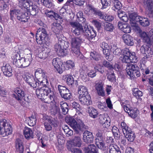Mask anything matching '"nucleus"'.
Wrapping results in <instances>:
<instances>
[{
  "instance_id": "1",
  "label": "nucleus",
  "mask_w": 153,
  "mask_h": 153,
  "mask_svg": "<svg viewBox=\"0 0 153 153\" xmlns=\"http://www.w3.org/2000/svg\"><path fill=\"white\" fill-rule=\"evenodd\" d=\"M66 122L76 131L79 133V131H83L87 129V126L85 125L82 120L78 118L77 121L72 117L67 116L65 117Z\"/></svg>"
},
{
  "instance_id": "2",
  "label": "nucleus",
  "mask_w": 153,
  "mask_h": 153,
  "mask_svg": "<svg viewBox=\"0 0 153 153\" xmlns=\"http://www.w3.org/2000/svg\"><path fill=\"white\" fill-rule=\"evenodd\" d=\"M10 19L12 20L15 19L16 18L20 22H26L28 21L30 17L27 12H23L19 9H11L10 11Z\"/></svg>"
},
{
  "instance_id": "3",
  "label": "nucleus",
  "mask_w": 153,
  "mask_h": 153,
  "mask_svg": "<svg viewBox=\"0 0 153 153\" xmlns=\"http://www.w3.org/2000/svg\"><path fill=\"white\" fill-rule=\"evenodd\" d=\"M36 37L38 43L49 45L50 42L48 38V33L45 29L43 27H41L38 29Z\"/></svg>"
},
{
  "instance_id": "4",
  "label": "nucleus",
  "mask_w": 153,
  "mask_h": 153,
  "mask_svg": "<svg viewBox=\"0 0 153 153\" xmlns=\"http://www.w3.org/2000/svg\"><path fill=\"white\" fill-rule=\"evenodd\" d=\"M83 42V39L81 36L75 37L71 39L70 41L71 51L77 56L80 54V48Z\"/></svg>"
},
{
  "instance_id": "5",
  "label": "nucleus",
  "mask_w": 153,
  "mask_h": 153,
  "mask_svg": "<svg viewBox=\"0 0 153 153\" xmlns=\"http://www.w3.org/2000/svg\"><path fill=\"white\" fill-rule=\"evenodd\" d=\"M129 16L130 21L133 23L138 22L143 27H146L149 25L150 22L147 18L139 16L135 13H131Z\"/></svg>"
},
{
  "instance_id": "6",
  "label": "nucleus",
  "mask_w": 153,
  "mask_h": 153,
  "mask_svg": "<svg viewBox=\"0 0 153 153\" xmlns=\"http://www.w3.org/2000/svg\"><path fill=\"white\" fill-rule=\"evenodd\" d=\"M12 131L11 126L5 119L0 120V132L3 137L10 134Z\"/></svg>"
},
{
  "instance_id": "7",
  "label": "nucleus",
  "mask_w": 153,
  "mask_h": 153,
  "mask_svg": "<svg viewBox=\"0 0 153 153\" xmlns=\"http://www.w3.org/2000/svg\"><path fill=\"white\" fill-rule=\"evenodd\" d=\"M126 69L127 76L131 79L139 77L140 76V68L136 65L131 64Z\"/></svg>"
},
{
  "instance_id": "8",
  "label": "nucleus",
  "mask_w": 153,
  "mask_h": 153,
  "mask_svg": "<svg viewBox=\"0 0 153 153\" xmlns=\"http://www.w3.org/2000/svg\"><path fill=\"white\" fill-rule=\"evenodd\" d=\"M69 24L73 28L71 32L73 35L75 36H80L81 33H83L84 30L82 25L76 22H69Z\"/></svg>"
},
{
  "instance_id": "9",
  "label": "nucleus",
  "mask_w": 153,
  "mask_h": 153,
  "mask_svg": "<svg viewBox=\"0 0 153 153\" xmlns=\"http://www.w3.org/2000/svg\"><path fill=\"white\" fill-rule=\"evenodd\" d=\"M58 90L61 97L65 100H71L72 99V96L69 90L65 86L58 85Z\"/></svg>"
},
{
  "instance_id": "10",
  "label": "nucleus",
  "mask_w": 153,
  "mask_h": 153,
  "mask_svg": "<svg viewBox=\"0 0 153 153\" xmlns=\"http://www.w3.org/2000/svg\"><path fill=\"white\" fill-rule=\"evenodd\" d=\"M24 79L26 82L30 87L36 88L39 87V82L36 80L33 76L27 72L25 73Z\"/></svg>"
},
{
  "instance_id": "11",
  "label": "nucleus",
  "mask_w": 153,
  "mask_h": 153,
  "mask_svg": "<svg viewBox=\"0 0 153 153\" xmlns=\"http://www.w3.org/2000/svg\"><path fill=\"white\" fill-rule=\"evenodd\" d=\"M141 38L145 42L149 45H153V29L149 32L148 35L144 31L140 33Z\"/></svg>"
},
{
  "instance_id": "12",
  "label": "nucleus",
  "mask_w": 153,
  "mask_h": 153,
  "mask_svg": "<svg viewBox=\"0 0 153 153\" xmlns=\"http://www.w3.org/2000/svg\"><path fill=\"white\" fill-rule=\"evenodd\" d=\"M36 92L39 98L40 99H44L45 96L51 94V88L45 86L37 88L36 90Z\"/></svg>"
},
{
  "instance_id": "13",
  "label": "nucleus",
  "mask_w": 153,
  "mask_h": 153,
  "mask_svg": "<svg viewBox=\"0 0 153 153\" xmlns=\"http://www.w3.org/2000/svg\"><path fill=\"white\" fill-rule=\"evenodd\" d=\"M52 65L56 68L57 71L59 74H62L65 70L64 65L61 59L58 58L53 59Z\"/></svg>"
},
{
  "instance_id": "14",
  "label": "nucleus",
  "mask_w": 153,
  "mask_h": 153,
  "mask_svg": "<svg viewBox=\"0 0 153 153\" xmlns=\"http://www.w3.org/2000/svg\"><path fill=\"white\" fill-rule=\"evenodd\" d=\"M123 108L124 111L131 118H135L137 116V108L130 107L128 105H124Z\"/></svg>"
},
{
  "instance_id": "15",
  "label": "nucleus",
  "mask_w": 153,
  "mask_h": 153,
  "mask_svg": "<svg viewBox=\"0 0 153 153\" xmlns=\"http://www.w3.org/2000/svg\"><path fill=\"white\" fill-rule=\"evenodd\" d=\"M15 93L13 94L12 96L17 101L21 100L25 97V92L23 89L19 88H17L14 90Z\"/></svg>"
},
{
  "instance_id": "16",
  "label": "nucleus",
  "mask_w": 153,
  "mask_h": 153,
  "mask_svg": "<svg viewBox=\"0 0 153 153\" xmlns=\"http://www.w3.org/2000/svg\"><path fill=\"white\" fill-rule=\"evenodd\" d=\"M83 33L84 35L89 40L92 39L96 35V31L92 29L89 28L88 26L84 27Z\"/></svg>"
},
{
  "instance_id": "17",
  "label": "nucleus",
  "mask_w": 153,
  "mask_h": 153,
  "mask_svg": "<svg viewBox=\"0 0 153 153\" xmlns=\"http://www.w3.org/2000/svg\"><path fill=\"white\" fill-rule=\"evenodd\" d=\"M130 54L129 50L127 48H125L123 50L122 55L120 56L119 59L123 62L130 63L131 61L129 59V55Z\"/></svg>"
},
{
  "instance_id": "18",
  "label": "nucleus",
  "mask_w": 153,
  "mask_h": 153,
  "mask_svg": "<svg viewBox=\"0 0 153 153\" xmlns=\"http://www.w3.org/2000/svg\"><path fill=\"white\" fill-rule=\"evenodd\" d=\"M94 137L92 133L88 131H85L83 134V141L87 143H93Z\"/></svg>"
},
{
  "instance_id": "19",
  "label": "nucleus",
  "mask_w": 153,
  "mask_h": 153,
  "mask_svg": "<svg viewBox=\"0 0 153 153\" xmlns=\"http://www.w3.org/2000/svg\"><path fill=\"white\" fill-rule=\"evenodd\" d=\"M22 58L20 57V54L19 53H15L12 57L13 63L14 65L18 67L22 68Z\"/></svg>"
},
{
  "instance_id": "20",
  "label": "nucleus",
  "mask_w": 153,
  "mask_h": 153,
  "mask_svg": "<svg viewBox=\"0 0 153 153\" xmlns=\"http://www.w3.org/2000/svg\"><path fill=\"white\" fill-rule=\"evenodd\" d=\"M1 69L4 75L6 76L10 77L13 75L12 69L9 64H4Z\"/></svg>"
},
{
  "instance_id": "21",
  "label": "nucleus",
  "mask_w": 153,
  "mask_h": 153,
  "mask_svg": "<svg viewBox=\"0 0 153 153\" xmlns=\"http://www.w3.org/2000/svg\"><path fill=\"white\" fill-rule=\"evenodd\" d=\"M140 51L143 54L149 58L152 57L153 54V51L151 48L146 45H144L140 48Z\"/></svg>"
},
{
  "instance_id": "22",
  "label": "nucleus",
  "mask_w": 153,
  "mask_h": 153,
  "mask_svg": "<svg viewBox=\"0 0 153 153\" xmlns=\"http://www.w3.org/2000/svg\"><path fill=\"white\" fill-rule=\"evenodd\" d=\"M79 99L80 103L83 105H88L92 103L91 97L88 94L79 96Z\"/></svg>"
},
{
  "instance_id": "23",
  "label": "nucleus",
  "mask_w": 153,
  "mask_h": 153,
  "mask_svg": "<svg viewBox=\"0 0 153 153\" xmlns=\"http://www.w3.org/2000/svg\"><path fill=\"white\" fill-rule=\"evenodd\" d=\"M118 26L124 33H129L131 32V27L128 24L123 23L121 22H119L118 23Z\"/></svg>"
},
{
  "instance_id": "24",
  "label": "nucleus",
  "mask_w": 153,
  "mask_h": 153,
  "mask_svg": "<svg viewBox=\"0 0 153 153\" xmlns=\"http://www.w3.org/2000/svg\"><path fill=\"white\" fill-rule=\"evenodd\" d=\"M99 120L100 123L105 127H109L110 125V119L109 117L106 118L104 114H100L99 115Z\"/></svg>"
},
{
  "instance_id": "25",
  "label": "nucleus",
  "mask_w": 153,
  "mask_h": 153,
  "mask_svg": "<svg viewBox=\"0 0 153 153\" xmlns=\"http://www.w3.org/2000/svg\"><path fill=\"white\" fill-rule=\"evenodd\" d=\"M123 39L124 43L128 45L132 46L134 45V40L133 37L129 34H124L123 36Z\"/></svg>"
},
{
  "instance_id": "26",
  "label": "nucleus",
  "mask_w": 153,
  "mask_h": 153,
  "mask_svg": "<svg viewBox=\"0 0 153 153\" xmlns=\"http://www.w3.org/2000/svg\"><path fill=\"white\" fill-rule=\"evenodd\" d=\"M15 146L16 150L19 153H23L24 150V147L22 144V140L19 138H17L15 140Z\"/></svg>"
},
{
  "instance_id": "27",
  "label": "nucleus",
  "mask_w": 153,
  "mask_h": 153,
  "mask_svg": "<svg viewBox=\"0 0 153 153\" xmlns=\"http://www.w3.org/2000/svg\"><path fill=\"white\" fill-rule=\"evenodd\" d=\"M146 8L149 11V17H153V1L147 0L146 1Z\"/></svg>"
},
{
  "instance_id": "28",
  "label": "nucleus",
  "mask_w": 153,
  "mask_h": 153,
  "mask_svg": "<svg viewBox=\"0 0 153 153\" xmlns=\"http://www.w3.org/2000/svg\"><path fill=\"white\" fill-rule=\"evenodd\" d=\"M54 49L55 51L60 55L63 56L68 54V52L67 51L64 50L62 49L61 45L59 44V41L57 44L54 46Z\"/></svg>"
},
{
  "instance_id": "29",
  "label": "nucleus",
  "mask_w": 153,
  "mask_h": 153,
  "mask_svg": "<svg viewBox=\"0 0 153 153\" xmlns=\"http://www.w3.org/2000/svg\"><path fill=\"white\" fill-rule=\"evenodd\" d=\"M82 144V141L79 136H75L71 141V144L74 146L80 147Z\"/></svg>"
},
{
  "instance_id": "30",
  "label": "nucleus",
  "mask_w": 153,
  "mask_h": 153,
  "mask_svg": "<svg viewBox=\"0 0 153 153\" xmlns=\"http://www.w3.org/2000/svg\"><path fill=\"white\" fill-rule=\"evenodd\" d=\"M97 149L94 144H90L88 146L84 148L85 153H97Z\"/></svg>"
},
{
  "instance_id": "31",
  "label": "nucleus",
  "mask_w": 153,
  "mask_h": 153,
  "mask_svg": "<svg viewBox=\"0 0 153 153\" xmlns=\"http://www.w3.org/2000/svg\"><path fill=\"white\" fill-rule=\"evenodd\" d=\"M62 79L66 81L67 84L69 86H72L74 83V79L72 76L69 75H64Z\"/></svg>"
},
{
  "instance_id": "32",
  "label": "nucleus",
  "mask_w": 153,
  "mask_h": 153,
  "mask_svg": "<svg viewBox=\"0 0 153 153\" xmlns=\"http://www.w3.org/2000/svg\"><path fill=\"white\" fill-rule=\"evenodd\" d=\"M23 133L25 138L27 139L33 138V132L30 128L25 127Z\"/></svg>"
},
{
  "instance_id": "33",
  "label": "nucleus",
  "mask_w": 153,
  "mask_h": 153,
  "mask_svg": "<svg viewBox=\"0 0 153 153\" xmlns=\"http://www.w3.org/2000/svg\"><path fill=\"white\" fill-rule=\"evenodd\" d=\"M78 93L79 96L86 95L88 94L87 88L82 85H79L78 87Z\"/></svg>"
},
{
  "instance_id": "34",
  "label": "nucleus",
  "mask_w": 153,
  "mask_h": 153,
  "mask_svg": "<svg viewBox=\"0 0 153 153\" xmlns=\"http://www.w3.org/2000/svg\"><path fill=\"white\" fill-rule=\"evenodd\" d=\"M103 26L104 31H105L112 32L114 29V26L112 24L108 22H105L103 23Z\"/></svg>"
},
{
  "instance_id": "35",
  "label": "nucleus",
  "mask_w": 153,
  "mask_h": 153,
  "mask_svg": "<svg viewBox=\"0 0 153 153\" xmlns=\"http://www.w3.org/2000/svg\"><path fill=\"white\" fill-rule=\"evenodd\" d=\"M103 84L102 83H100L96 85V88L97 94L99 96H103L105 95L104 91L103 89Z\"/></svg>"
},
{
  "instance_id": "36",
  "label": "nucleus",
  "mask_w": 153,
  "mask_h": 153,
  "mask_svg": "<svg viewBox=\"0 0 153 153\" xmlns=\"http://www.w3.org/2000/svg\"><path fill=\"white\" fill-rule=\"evenodd\" d=\"M32 61V58L31 57L28 56L26 58H22V68H25L29 65L30 62Z\"/></svg>"
},
{
  "instance_id": "37",
  "label": "nucleus",
  "mask_w": 153,
  "mask_h": 153,
  "mask_svg": "<svg viewBox=\"0 0 153 153\" xmlns=\"http://www.w3.org/2000/svg\"><path fill=\"white\" fill-rule=\"evenodd\" d=\"M45 120L53 126L56 127L57 126L58 122L57 119L47 116L46 117Z\"/></svg>"
},
{
  "instance_id": "38",
  "label": "nucleus",
  "mask_w": 153,
  "mask_h": 153,
  "mask_svg": "<svg viewBox=\"0 0 153 153\" xmlns=\"http://www.w3.org/2000/svg\"><path fill=\"white\" fill-rule=\"evenodd\" d=\"M88 111L89 116L94 118H96L98 114L97 110L92 107H89Z\"/></svg>"
},
{
  "instance_id": "39",
  "label": "nucleus",
  "mask_w": 153,
  "mask_h": 153,
  "mask_svg": "<svg viewBox=\"0 0 153 153\" xmlns=\"http://www.w3.org/2000/svg\"><path fill=\"white\" fill-rule=\"evenodd\" d=\"M58 40L59 41V44L61 45L62 49L64 50L67 51V49L69 45L68 42L60 38Z\"/></svg>"
},
{
  "instance_id": "40",
  "label": "nucleus",
  "mask_w": 153,
  "mask_h": 153,
  "mask_svg": "<svg viewBox=\"0 0 153 153\" xmlns=\"http://www.w3.org/2000/svg\"><path fill=\"white\" fill-rule=\"evenodd\" d=\"M45 73L41 68H38L36 70L35 73V76L38 80L40 79L42 76H45Z\"/></svg>"
},
{
  "instance_id": "41",
  "label": "nucleus",
  "mask_w": 153,
  "mask_h": 153,
  "mask_svg": "<svg viewBox=\"0 0 153 153\" xmlns=\"http://www.w3.org/2000/svg\"><path fill=\"white\" fill-rule=\"evenodd\" d=\"M61 27L62 26L59 23H54L52 27V30L56 35L60 32Z\"/></svg>"
},
{
  "instance_id": "42",
  "label": "nucleus",
  "mask_w": 153,
  "mask_h": 153,
  "mask_svg": "<svg viewBox=\"0 0 153 153\" xmlns=\"http://www.w3.org/2000/svg\"><path fill=\"white\" fill-rule=\"evenodd\" d=\"M37 81L38 82H39V86H43L45 87L49 83L48 81L46 74L45 77L44 76H42L40 78V79H38Z\"/></svg>"
},
{
  "instance_id": "43",
  "label": "nucleus",
  "mask_w": 153,
  "mask_h": 153,
  "mask_svg": "<svg viewBox=\"0 0 153 153\" xmlns=\"http://www.w3.org/2000/svg\"><path fill=\"white\" fill-rule=\"evenodd\" d=\"M95 144L99 149L102 150H106L108 149V147L105 146L103 140L95 142Z\"/></svg>"
},
{
  "instance_id": "44",
  "label": "nucleus",
  "mask_w": 153,
  "mask_h": 153,
  "mask_svg": "<svg viewBox=\"0 0 153 153\" xmlns=\"http://www.w3.org/2000/svg\"><path fill=\"white\" fill-rule=\"evenodd\" d=\"M109 153H117L118 152H121L120 149L117 146L110 145L109 146Z\"/></svg>"
},
{
  "instance_id": "45",
  "label": "nucleus",
  "mask_w": 153,
  "mask_h": 153,
  "mask_svg": "<svg viewBox=\"0 0 153 153\" xmlns=\"http://www.w3.org/2000/svg\"><path fill=\"white\" fill-rule=\"evenodd\" d=\"M36 116L32 114L28 117V125L31 126H33L36 124Z\"/></svg>"
},
{
  "instance_id": "46",
  "label": "nucleus",
  "mask_w": 153,
  "mask_h": 153,
  "mask_svg": "<svg viewBox=\"0 0 153 153\" xmlns=\"http://www.w3.org/2000/svg\"><path fill=\"white\" fill-rule=\"evenodd\" d=\"M111 49L114 55H119L123 54V50H121L119 48H117L115 46L113 45V47H111Z\"/></svg>"
},
{
  "instance_id": "47",
  "label": "nucleus",
  "mask_w": 153,
  "mask_h": 153,
  "mask_svg": "<svg viewBox=\"0 0 153 153\" xmlns=\"http://www.w3.org/2000/svg\"><path fill=\"white\" fill-rule=\"evenodd\" d=\"M125 136L126 137L128 140L130 142H133L135 137V133L133 131H132Z\"/></svg>"
},
{
  "instance_id": "48",
  "label": "nucleus",
  "mask_w": 153,
  "mask_h": 153,
  "mask_svg": "<svg viewBox=\"0 0 153 153\" xmlns=\"http://www.w3.org/2000/svg\"><path fill=\"white\" fill-rule=\"evenodd\" d=\"M90 58L96 61H98L100 59V55L96 51H93L90 53Z\"/></svg>"
},
{
  "instance_id": "49",
  "label": "nucleus",
  "mask_w": 153,
  "mask_h": 153,
  "mask_svg": "<svg viewBox=\"0 0 153 153\" xmlns=\"http://www.w3.org/2000/svg\"><path fill=\"white\" fill-rule=\"evenodd\" d=\"M134 95L136 97L137 99L140 98V97L142 96L143 95V92L140 91L138 90L137 88H135L133 90Z\"/></svg>"
},
{
  "instance_id": "50",
  "label": "nucleus",
  "mask_w": 153,
  "mask_h": 153,
  "mask_svg": "<svg viewBox=\"0 0 153 153\" xmlns=\"http://www.w3.org/2000/svg\"><path fill=\"white\" fill-rule=\"evenodd\" d=\"M100 46L102 49L103 53H104V52L105 51L107 52L110 51V48L107 43L103 42L101 44Z\"/></svg>"
},
{
  "instance_id": "51",
  "label": "nucleus",
  "mask_w": 153,
  "mask_h": 153,
  "mask_svg": "<svg viewBox=\"0 0 153 153\" xmlns=\"http://www.w3.org/2000/svg\"><path fill=\"white\" fill-rule=\"evenodd\" d=\"M41 1L44 6L48 8L51 7L53 5L51 0H41Z\"/></svg>"
},
{
  "instance_id": "52",
  "label": "nucleus",
  "mask_w": 153,
  "mask_h": 153,
  "mask_svg": "<svg viewBox=\"0 0 153 153\" xmlns=\"http://www.w3.org/2000/svg\"><path fill=\"white\" fill-rule=\"evenodd\" d=\"M112 131L115 138L117 139L119 138L118 135L120 134L118 128L116 126H114L112 128Z\"/></svg>"
},
{
  "instance_id": "53",
  "label": "nucleus",
  "mask_w": 153,
  "mask_h": 153,
  "mask_svg": "<svg viewBox=\"0 0 153 153\" xmlns=\"http://www.w3.org/2000/svg\"><path fill=\"white\" fill-rule=\"evenodd\" d=\"M68 150L74 153H81L82 151L79 149L72 147L71 145H69L68 146Z\"/></svg>"
},
{
  "instance_id": "54",
  "label": "nucleus",
  "mask_w": 153,
  "mask_h": 153,
  "mask_svg": "<svg viewBox=\"0 0 153 153\" xmlns=\"http://www.w3.org/2000/svg\"><path fill=\"white\" fill-rule=\"evenodd\" d=\"M22 105L25 106L30 102V100L28 97L23 98L21 100L18 101Z\"/></svg>"
},
{
  "instance_id": "55",
  "label": "nucleus",
  "mask_w": 153,
  "mask_h": 153,
  "mask_svg": "<svg viewBox=\"0 0 153 153\" xmlns=\"http://www.w3.org/2000/svg\"><path fill=\"white\" fill-rule=\"evenodd\" d=\"M114 8L116 10H119L121 8L122 4L118 0H113L112 1Z\"/></svg>"
},
{
  "instance_id": "56",
  "label": "nucleus",
  "mask_w": 153,
  "mask_h": 153,
  "mask_svg": "<svg viewBox=\"0 0 153 153\" xmlns=\"http://www.w3.org/2000/svg\"><path fill=\"white\" fill-rule=\"evenodd\" d=\"M129 56L131 63H135L137 62V58L134 52L130 53V54Z\"/></svg>"
},
{
  "instance_id": "57",
  "label": "nucleus",
  "mask_w": 153,
  "mask_h": 153,
  "mask_svg": "<svg viewBox=\"0 0 153 153\" xmlns=\"http://www.w3.org/2000/svg\"><path fill=\"white\" fill-rule=\"evenodd\" d=\"M60 112V109L56 105H54L51 110V113L52 115H55Z\"/></svg>"
},
{
  "instance_id": "58",
  "label": "nucleus",
  "mask_w": 153,
  "mask_h": 153,
  "mask_svg": "<svg viewBox=\"0 0 153 153\" xmlns=\"http://www.w3.org/2000/svg\"><path fill=\"white\" fill-rule=\"evenodd\" d=\"M28 10H29L30 14L32 16L36 15L38 12L36 9L32 5H31Z\"/></svg>"
},
{
  "instance_id": "59",
  "label": "nucleus",
  "mask_w": 153,
  "mask_h": 153,
  "mask_svg": "<svg viewBox=\"0 0 153 153\" xmlns=\"http://www.w3.org/2000/svg\"><path fill=\"white\" fill-rule=\"evenodd\" d=\"M102 5V7L103 8H106L108 6L110 5L111 3V0H100Z\"/></svg>"
},
{
  "instance_id": "60",
  "label": "nucleus",
  "mask_w": 153,
  "mask_h": 153,
  "mask_svg": "<svg viewBox=\"0 0 153 153\" xmlns=\"http://www.w3.org/2000/svg\"><path fill=\"white\" fill-rule=\"evenodd\" d=\"M103 54L105 55V58L108 60L109 61H111L113 59L114 56L113 55L110 53V51L107 52L105 51L104 52Z\"/></svg>"
},
{
  "instance_id": "61",
  "label": "nucleus",
  "mask_w": 153,
  "mask_h": 153,
  "mask_svg": "<svg viewBox=\"0 0 153 153\" xmlns=\"http://www.w3.org/2000/svg\"><path fill=\"white\" fill-rule=\"evenodd\" d=\"M9 3H6L4 1H0V10H2L6 9Z\"/></svg>"
},
{
  "instance_id": "62",
  "label": "nucleus",
  "mask_w": 153,
  "mask_h": 153,
  "mask_svg": "<svg viewBox=\"0 0 153 153\" xmlns=\"http://www.w3.org/2000/svg\"><path fill=\"white\" fill-rule=\"evenodd\" d=\"M64 65V68L65 67L66 68H68V69L69 68H73L74 66V62L70 60L68 61L65 64H63V65Z\"/></svg>"
},
{
  "instance_id": "63",
  "label": "nucleus",
  "mask_w": 153,
  "mask_h": 153,
  "mask_svg": "<svg viewBox=\"0 0 153 153\" xmlns=\"http://www.w3.org/2000/svg\"><path fill=\"white\" fill-rule=\"evenodd\" d=\"M113 71H111V74H109L107 76L108 79L111 82H114L116 80L115 76Z\"/></svg>"
},
{
  "instance_id": "64",
  "label": "nucleus",
  "mask_w": 153,
  "mask_h": 153,
  "mask_svg": "<svg viewBox=\"0 0 153 153\" xmlns=\"http://www.w3.org/2000/svg\"><path fill=\"white\" fill-rule=\"evenodd\" d=\"M45 15L49 17L52 18L53 16H54L55 15V12L52 10L49 11L48 10H46L45 13Z\"/></svg>"
}]
</instances>
